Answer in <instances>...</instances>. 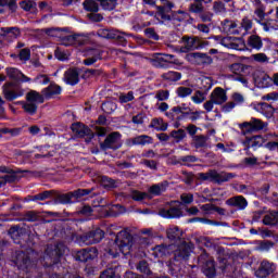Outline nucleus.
<instances>
[{
  "label": "nucleus",
  "instance_id": "864d4df0",
  "mask_svg": "<svg viewBox=\"0 0 278 278\" xmlns=\"http://www.w3.org/2000/svg\"><path fill=\"white\" fill-rule=\"evenodd\" d=\"M213 12L215 14H225L227 12V8H225V3L223 1L213 2Z\"/></svg>",
  "mask_w": 278,
  "mask_h": 278
},
{
  "label": "nucleus",
  "instance_id": "0eeeda50",
  "mask_svg": "<svg viewBox=\"0 0 278 278\" xmlns=\"http://www.w3.org/2000/svg\"><path fill=\"white\" fill-rule=\"evenodd\" d=\"M105 237V232L101 228H96L89 232H85L80 235L77 240L81 244H86L87 247H90L92 244H99Z\"/></svg>",
  "mask_w": 278,
  "mask_h": 278
},
{
  "label": "nucleus",
  "instance_id": "49530a36",
  "mask_svg": "<svg viewBox=\"0 0 278 278\" xmlns=\"http://www.w3.org/2000/svg\"><path fill=\"white\" fill-rule=\"evenodd\" d=\"M99 181L103 188H116V180L108 177V176H101L99 178Z\"/></svg>",
  "mask_w": 278,
  "mask_h": 278
},
{
  "label": "nucleus",
  "instance_id": "ddd939ff",
  "mask_svg": "<svg viewBox=\"0 0 278 278\" xmlns=\"http://www.w3.org/2000/svg\"><path fill=\"white\" fill-rule=\"evenodd\" d=\"M5 73L9 79H11V81H14L15 84H27L31 81V78L27 77L16 67H8L5 70Z\"/></svg>",
  "mask_w": 278,
  "mask_h": 278
},
{
  "label": "nucleus",
  "instance_id": "9b49d317",
  "mask_svg": "<svg viewBox=\"0 0 278 278\" xmlns=\"http://www.w3.org/2000/svg\"><path fill=\"white\" fill-rule=\"evenodd\" d=\"M199 264H202V273L207 278H216V263L208 258L207 254H201L198 258Z\"/></svg>",
  "mask_w": 278,
  "mask_h": 278
},
{
  "label": "nucleus",
  "instance_id": "7c9ffc66",
  "mask_svg": "<svg viewBox=\"0 0 278 278\" xmlns=\"http://www.w3.org/2000/svg\"><path fill=\"white\" fill-rule=\"evenodd\" d=\"M21 173H28V174H31L33 172L31 170H27V169H24V170H21V169H16V170H13V173H9V175H5V176H2L1 179H2V182L4 184H14V181H16V179H18V174Z\"/></svg>",
  "mask_w": 278,
  "mask_h": 278
},
{
  "label": "nucleus",
  "instance_id": "09e8293b",
  "mask_svg": "<svg viewBox=\"0 0 278 278\" xmlns=\"http://www.w3.org/2000/svg\"><path fill=\"white\" fill-rule=\"evenodd\" d=\"M167 238L169 240H179L181 238V231L178 227H172L167 229Z\"/></svg>",
  "mask_w": 278,
  "mask_h": 278
},
{
  "label": "nucleus",
  "instance_id": "c03bdc74",
  "mask_svg": "<svg viewBox=\"0 0 278 278\" xmlns=\"http://www.w3.org/2000/svg\"><path fill=\"white\" fill-rule=\"evenodd\" d=\"M248 43L252 49H260L263 46L262 38L257 35H251L248 39Z\"/></svg>",
  "mask_w": 278,
  "mask_h": 278
},
{
  "label": "nucleus",
  "instance_id": "5701e85b",
  "mask_svg": "<svg viewBox=\"0 0 278 278\" xmlns=\"http://www.w3.org/2000/svg\"><path fill=\"white\" fill-rule=\"evenodd\" d=\"M227 205L230 207H237V210H247L249 202L242 195H236L226 201Z\"/></svg>",
  "mask_w": 278,
  "mask_h": 278
},
{
  "label": "nucleus",
  "instance_id": "aec40b11",
  "mask_svg": "<svg viewBox=\"0 0 278 278\" xmlns=\"http://www.w3.org/2000/svg\"><path fill=\"white\" fill-rule=\"evenodd\" d=\"M127 147H144L146 144H153V138L149 135H140L137 137H134L131 139H128L126 141Z\"/></svg>",
  "mask_w": 278,
  "mask_h": 278
},
{
  "label": "nucleus",
  "instance_id": "4d7b16f0",
  "mask_svg": "<svg viewBox=\"0 0 278 278\" xmlns=\"http://www.w3.org/2000/svg\"><path fill=\"white\" fill-rule=\"evenodd\" d=\"M101 108L105 114H112V112H115V110H116V103H114L112 101H108V102L102 103Z\"/></svg>",
  "mask_w": 278,
  "mask_h": 278
},
{
  "label": "nucleus",
  "instance_id": "b1692460",
  "mask_svg": "<svg viewBox=\"0 0 278 278\" xmlns=\"http://www.w3.org/2000/svg\"><path fill=\"white\" fill-rule=\"evenodd\" d=\"M254 110L255 112L263 114L266 118H273V115L275 114V108L266 102H261L254 105Z\"/></svg>",
  "mask_w": 278,
  "mask_h": 278
},
{
  "label": "nucleus",
  "instance_id": "7ed1b4c3",
  "mask_svg": "<svg viewBox=\"0 0 278 278\" xmlns=\"http://www.w3.org/2000/svg\"><path fill=\"white\" fill-rule=\"evenodd\" d=\"M148 60L150 64L154 66V68H168V64H175L176 66H181L184 64L181 60L167 53H153Z\"/></svg>",
  "mask_w": 278,
  "mask_h": 278
},
{
  "label": "nucleus",
  "instance_id": "58836bf2",
  "mask_svg": "<svg viewBox=\"0 0 278 278\" xmlns=\"http://www.w3.org/2000/svg\"><path fill=\"white\" fill-rule=\"evenodd\" d=\"M118 276V266L111 265L104 271L101 273L100 278H113Z\"/></svg>",
  "mask_w": 278,
  "mask_h": 278
},
{
  "label": "nucleus",
  "instance_id": "9d476101",
  "mask_svg": "<svg viewBox=\"0 0 278 278\" xmlns=\"http://www.w3.org/2000/svg\"><path fill=\"white\" fill-rule=\"evenodd\" d=\"M123 147V142H121V132L114 131L111 132L103 142L100 143V149L102 151H108V149H112L113 151H116Z\"/></svg>",
  "mask_w": 278,
  "mask_h": 278
},
{
  "label": "nucleus",
  "instance_id": "f704fd0d",
  "mask_svg": "<svg viewBox=\"0 0 278 278\" xmlns=\"http://www.w3.org/2000/svg\"><path fill=\"white\" fill-rule=\"evenodd\" d=\"M150 127L156 129V131H166V129H168V123H164V119L162 118H153Z\"/></svg>",
  "mask_w": 278,
  "mask_h": 278
},
{
  "label": "nucleus",
  "instance_id": "4be33fe9",
  "mask_svg": "<svg viewBox=\"0 0 278 278\" xmlns=\"http://www.w3.org/2000/svg\"><path fill=\"white\" fill-rule=\"evenodd\" d=\"M168 189V181L164 180L162 182L152 185L149 189H148V194H150L151 199H153V197H162V194H164V192Z\"/></svg>",
  "mask_w": 278,
  "mask_h": 278
},
{
  "label": "nucleus",
  "instance_id": "774afa93",
  "mask_svg": "<svg viewBox=\"0 0 278 278\" xmlns=\"http://www.w3.org/2000/svg\"><path fill=\"white\" fill-rule=\"evenodd\" d=\"M275 23H277V21L267 20L266 22H261V27H263L264 31H270V29H277Z\"/></svg>",
  "mask_w": 278,
  "mask_h": 278
},
{
  "label": "nucleus",
  "instance_id": "3c124183",
  "mask_svg": "<svg viewBox=\"0 0 278 278\" xmlns=\"http://www.w3.org/2000/svg\"><path fill=\"white\" fill-rule=\"evenodd\" d=\"M169 136L170 138H174L175 142H181V140L186 138V130L184 129L172 130Z\"/></svg>",
  "mask_w": 278,
  "mask_h": 278
},
{
  "label": "nucleus",
  "instance_id": "c9c22d12",
  "mask_svg": "<svg viewBox=\"0 0 278 278\" xmlns=\"http://www.w3.org/2000/svg\"><path fill=\"white\" fill-rule=\"evenodd\" d=\"M161 79H163V81H179V79H181V73L169 71L167 73H163L161 75Z\"/></svg>",
  "mask_w": 278,
  "mask_h": 278
},
{
  "label": "nucleus",
  "instance_id": "69168bd1",
  "mask_svg": "<svg viewBox=\"0 0 278 278\" xmlns=\"http://www.w3.org/2000/svg\"><path fill=\"white\" fill-rule=\"evenodd\" d=\"M168 97H170L168 90L161 89L155 92V99H157V101H168Z\"/></svg>",
  "mask_w": 278,
  "mask_h": 278
},
{
  "label": "nucleus",
  "instance_id": "603ef678",
  "mask_svg": "<svg viewBox=\"0 0 278 278\" xmlns=\"http://www.w3.org/2000/svg\"><path fill=\"white\" fill-rule=\"evenodd\" d=\"M137 270L139 273H142L143 275H151V269L149 268V263L147 261L142 260L137 264Z\"/></svg>",
  "mask_w": 278,
  "mask_h": 278
},
{
  "label": "nucleus",
  "instance_id": "e2e57ef3",
  "mask_svg": "<svg viewBox=\"0 0 278 278\" xmlns=\"http://www.w3.org/2000/svg\"><path fill=\"white\" fill-rule=\"evenodd\" d=\"M239 128L241 129L242 136H247V134L253 132V126L251 125V122H243L239 124Z\"/></svg>",
  "mask_w": 278,
  "mask_h": 278
},
{
  "label": "nucleus",
  "instance_id": "412c9836",
  "mask_svg": "<svg viewBox=\"0 0 278 278\" xmlns=\"http://www.w3.org/2000/svg\"><path fill=\"white\" fill-rule=\"evenodd\" d=\"M210 99H212L215 105H223V103H227V91L220 87H216L212 91Z\"/></svg>",
  "mask_w": 278,
  "mask_h": 278
},
{
  "label": "nucleus",
  "instance_id": "2f4dec72",
  "mask_svg": "<svg viewBox=\"0 0 278 278\" xmlns=\"http://www.w3.org/2000/svg\"><path fill=\"white\" fill-rule=\"evenodd\" d=\"M9 236H11L12 240H14V242H18V238H21L22 236H25V228L16 225V226H12L9 229Z\"/></svg>",
  "mask_w": 278,
  "mask_h": 278
},
{
  "label": "nucleus",
  "instance_id": "bf43d9fd",
  "mask_svg": "<svg viewBox=\"0 0 278 278\" xmlns=\"http://www.w3.org/2000/svg\"><path fill=\"white\" fill-rule=\"evenodd\" d=\"M178 97L181 99H186V97H190L192 94V88L190 87H178L176 90Z\"/></svg>",
  "mask_w": 278,
  "mask_h": 278
},
{
  "label": "nucleus",
  "instance_id": "6e6d98bb",
  "mask_svg": "<svg viewBox=\"0 0 278 278\" xmlns=\"http://www.w3.org/2000/svg\"><path fill=\"white\" fill-rule=\"evenodd\" d=\"M180 205H190L194 202V195L192 193L180 194Z\"/></svg>",
  "mask_w": 278,
  "mask_h": 278
},
{
  "label": "nucleus",
  "instance_id": "f8f14e48",
  "mask_svg": "<svg viewBox=\"0 0 278 278\" xmlns=\"http://www.w3.org/2000/svg\"><path fill=\"white\" fill-rule=\"evenodd\" d=\"M159 214L163 218H181V216H184V211H181V202H172V205L168 208H161Z\"/></svg>",
  "mask_w": 278,
  "mask_h": 278
},
{
  "label": "nucleus",
  "instance_id": "39448f33",
  "mask_svg": "<svg viewBox=\"0 0 278 278\" xmlns=\"http://www.w3.org/2000/svg\"><path fill=\"white\" fill-rule=\"evenodd\" d=\"M66 251H68V248L62 241H59L54 244H49L45 251V260H50V266L58 264Z\"/></svg>",
  "mask_w": 278,
  "mask_h": 278
},
{
  "label": "nucleus",
  "instance_id": "052dcab7",
  "mask_svg": "<svg viewBox=\"0 0 278 278\" xmlns=\"http://www.w3.org/2000/svg\"><path fill=\"white\" fill-rule=\"evenodd\" d=\"M18 58L21 62H28V60L31 58V50L29 48L20 50Z\"/></svg>",
  "mask_w": 278,
  "mask_h": 278
},
{
  "label": "nucleus",
  "instance_id": "72a5a7b5",
  "mask_svg": "<svg viewBox=\"0 0 278 278\" xmlns=\"http://www.w3.org/2000/svg\"><path fill=\"white\" fill-rule=\"evenodd\" d=\"M222 25L224 29L230 34H240V30H238V24L231 20H224Z\"/></svg>",
  "mask_w": 278,
  "mask_h": 278
},
{
  "label": "nucleus",
  "instance_id": "2eb2a0df",
  "mask_svg": "<svg viewBox=\"0 0 278 278\" xmlns=\"http://www.w3.org/2000/svg\"><path fill=\"white\" fill-rule=\"evenodd\" d=\"M162 5H156L157 15L162 18V21L170 20V15L173 14V8H175V3L168 0H162Z\"/></svg>",
  "mask_w": 278,
  "mask_h": 278
},
{
  "label": "nucleus",
  "instance_id": "13d9d810",
  "mask_svg": "<svg viewBox=\"0 0 278 278\" xmlns=\"http://www.w3.org/2000/svg\"><path fill=\"white\" fill-rule=\"evenodd\" d=\"M93 189H77L75 191H72L71 194H72V199L73 197L75 199H81V197H86L88 194H90V192H92Z\"/></svg>",
  "mask_w": 278,
  "mask_h": 278
},
{
  "label": "nucleus",
  "instance_id": "20e7f679",
  "mask_svg": "<svg viewBox=\"0 0 278 278\" xmlns=\"http://www.w3.org/2000/svg\"><path fill=\"white\" fill-rule=\"evenodd\" d=\"M198 176L199 179H202V181H212L213 184L218 185L231 181V179H236V174L227 172L218 173L216 169H211L206 173H200Z\"/></svg>",
  "mask_w": 278,
  "mask_h": 278
},
{
  "label": "nucleus",
  "instance_id": "de8ad7c7",
  "mask_svg": "<svg viewBox=\"0 0 278 278\" xmlns=\"http://www.w3.org/2000/svg\"><path fill=\"white\" fill-rule=\"evenodd\" d=\"M194 162H199V159L195 155H186L179 157L178 164L190 166V164H194Z\"/></svg>",
  "mask_w": 278,
  "mask_h": 278
},
{
  "label": "nucleus",
  "instance_id": "4468645a",
  "mask_svg": "<svg viewBox=\"0 0 278 278\" xmlns=\"http://www.w3.org/2000/svg\"><path fill=\"white\" fill-rule=\"evenodd\" d=\"M98 255L99 250H97V248H87L77 251L75 254V260L76 262H89V260H94V257H98Z\"/></svg>",
  "mask_w": 278,
  "mask_h": 278
},
{
  "label": "nucleus",
  "instance_id": "6e6552de",
  "mask_svg": "<svg viewBox=\"0 0 278 278\" xmlns=\"http://www.w3.org/2000/svg\"><path fill=\"white\" fill-rule=\"evenodd\" d=\"M187 62L194 64L195 66H210L214 63V59L203 52H191L186 55Z\"/></svg>",
  "mask_w": 278,
  "mask_h": 278
},
{
  "label": "nucleus",
  "instance_id": "a878e982",
  "mask_svg": "<svg viewBox=\"0 0 278 278\" xmlns=\"http://www.w3.org/2000/svg\"><path fill=\"white\" fill-rule=\"evenodd\" d=\"M53 202L55 203V205H68L71 203H73V195L71 192L68 193H58V191H55V194L53 197Z\"/></svg>",
  "mask_w": 278,
  "mask_h": 278
},
{
  "label": "nucleus",
  "instance_id": "a211bd4d",
  "mask_svg": "<svg viewBox=\"0 0 278 278\" xmlns=\"http://www.w3.org/2000/svg\"><path fill=\"white\" fill-rule=\"evenodd\" d=\"M72 131L78 137V138H84L86 136H89V140L87 142H90L92 138H94V134H92V130L88 128V126L81 124V123H76L72 125Z\"/></svg>",
  "mask_w": 278,
  "mask_h": 278
},
{
  "label": "nucleus",
  "instance_id": "c85d7f7f",
  "mask_svg": "<svg viewBox=\"0 0 278 278\" xmlns=\"http://www.w3.org/2000/svg\"><path fill=\"white\" fill-rule=\"evenodd\" d=\"M90 55L91 56L83 61L85 66H92V64L99 62V60H103V52L101 50H91Z\"/></svg>",
  "mask_w": 278,
  "mask_h": 278
},
{
  "label": "nucleus",
  "instance_id": "473e14b6",
  "mask_svg": "<svg viewBox=\"0 0 278 278\" xmlns=\"http://www.w3.org/2000/svg\"><path fill=\"white\" fill-rule=\"evenodd\" d=\"M253 27V22L249 20V17H243L240 26L237 28L239 34H242V36H247L249 29Z\"/></svg>",
  "mask_w": 278,
  "mask_h": 278
},
{
  "label": "nucleus",
  "instance_id": "338daca9",
  "mask_svg": "<svg viewBox=\"0 0 278 278\" xmlns=\"http://www.w3.org/2000/svg\"><path fill=\"white\" fill-rule=\"evenodd\" d=\"M275 247V242L270 240L261 241L258 243V251H270Z\"/></svg>",
  "mask_w": 278,
  "mask_h": 278
},
{
  "label": "nucleus",
  "instance_id": "bb28decb",
  "mask_svg": "<svg viewBox=\"0 0 278 278\" xmlns=\"http://www.w3.org/2000/svg\"><path fill=\"white\" fill-rule=\"evenodd\" d=\"M263 225H266L267 227H278V212L269 211L263 217Z\"/></svg>",
  "mask_w": 278,
  "mask_h": 278
},
{
  "label": "nucleus",
  "instance_id": "e433bc0d",
  "mask_svg": "<svg viewBox=\"0 0 278 278\" xmlns=\"http://www.w3.org/2000/svg\"><path fill=\"white\" fill-rule=\"evenodd\" d=\"M84 10L86 12H93L97 13L99 12V1L98 0H85L83 3Z\"/></svg>",
  "mask_w": 278,
  "mask_h": 278
},
{
  "label": "nucleus",
  "instance_id": "c756f323",
  "mask_svg": "<svg viewBox=\"0 0 278 278\" xmlns=\"http://www.w3.org/2000/svg\"><path fill=\"white\" fill-rule=\"evenodd\" d=\"M26 101L38 105V103H45V96L36 90H30L26 93Z\"/></svg>",
  "mask_w": 278,
  "mask_h": 278
},
{
  "label": "nucleus",
  "instance_id": "6ab92c4d",
  "mask_svg": "<svg viewBox=\"0 0 278 278\" xmlns=\"http://www.w3.org/2000/svg\"><path fill=\"white\" fill-rule=\"evenodd\" d=\"M181 40L185 45L184 47L180 48L181 53H188V51L199 50V37L184 36Z\"/></svg>",
  "mask_w": 278,
  "mask_h": 278
},
{
  "label": "nucleus",
  "instance_id": "423d86ee",
  "mask_svg": "<svg viewBox=\"0 0 278 278\" xmlns=\"http://www.w3.org/2000/svg\"><path fill=\"white\" fill-rule=\"evenodd\" d=\"M2 94L7 101H16V99L25 96V89L21 83L7 81L2 86Z\"/></svg>",
  "mask_w": 278,
  "mask_h": 278
},
{
  "label": "nucleus",
  "instance_id": "4c0bfd02",
  "mask_svg": "<svg viewBox=\"0 0 278 278\" xmlns=\"http://www.w3.org/2000/svg\"><path fill=\"white\" fill-rule=\"evenodd\" d=\"M116 29H110V28H100L97 31V35L100 38H105L106 40H114V36H116L115 34Z\"/></svg>",
  "mask_w": 278,
  "mask_h": 278
},
{
  "label": "nucleus",
  "instance_id": "dca6fc26",
  "mask_svg": "<svg viewBox=\"0 0 278 278\" xmlns=\"http://www.w3.org/2000/svg\"><path fill=\"white\" fill-rule=\"evenodd\" d=\"M266 140V137H262L261 135L247 137L243 141V146L245 147V151H249L250 149H260V147H264Z\"/></svg>",
  "mask_w": 278,
  "mask_h": 278
},
{
  "label": "nucleus",
  "instance_id": "a19ab883",
  "mask_svg": "<svg viewBox=\"0 0 278 278\" xmlns=\"http://www.w3.org/2000/svg\"><path fill=\"white\" fill-rule=\"evenodd\" d=\"M21 105L27 114H30V116H34V114H36V112H38V104H36L34 102H28L26 100L25 102H21Z\"/></svg>",
  "mask_w": 278,
  "mask_h": 278
},
{
  "label": "nucleus",
  "instance_id": "680f3d73",
  "mask_svg": "<svg viewBox=\"0 0 278 278\" xmlns=\"http://www.w3.org/2000/svg\"><path fill=\"white\" fill-rule=\"evenodd\" d=\"M20 7L22 8V10H24L25 12H29L34 9H36V2L31 1V0H24L22 2H20Z\"/></svg>",
  "mask_w": 278,
  "mask_h": 278
},
{
  "label": "nucleus",
  "instance_id": "8fccbe9b",
  "mask_svg": "<svg viewBox=\"0 0 278 278\" xmlns=\"http://www.w3.org/2000/svg\"><path fill=\"white\" fill-rule=\"evenodd\" d=\"M250 124L252 125L253 131H262V129H264V127H266V124L264 122H262V119H257L255 117L251 118Z\"/></svg>",
  "mask_w": 278,
  "mask_h": 278
},
{
  "label": "nucleus",
  "instance_id": "37998d69",
  "mask_svg": "<svg viewBox=\"0 0 278 278\" xmlns=\"http://www.w3.org/2000/svg\"><path fill=\"white\" fill-rule=\"evenodd\" d=\"M130 199L132 201H144V199H151V195L147 192L138 191V190H132L130 192Z\"/></svg>",
  "mask_w": 278,
  "mask_h": 278
},
{
  "label": "nucleus",
  "instance_id": "ea45409f",
  "mask_svg": "<svg viewBox=\"0 0 278 278\" xmlns=\"http://www.w3.org/2000/svg\"><path fill=\"white\" fill-rule=\"evenodd\" d=\"M207 136L198 135L193 137V144L195 149H205L207 147Z\"/></svg>",
  "mask_w": 278,
  "mask_h": 278
},
{
  "label": "nucleus",
  "instance_id": "f03ea898",
  "mask_svg": "<svg viewBox=\"0 0 278 278\" xmlns=\"http://www.w3.org/2000/svg\"><path fill=\"white\" fill-rule=\"evenodd\" d=\"M131 247H134V237L131 233L127 230L119 231L113 244V249L116 251L114 257L119 255V253L122 255H129Z\"/></svg>",
  "mask_w": 278,
  "mask_h": 278
},
{
  "label": "nucleus",
  "instance_id": "1a4fd4ad",
  "mask_svg": "<svg viewBox=\"0 0 278 278\" xmlns=\"http://www.w3.org/2000/svg\"><path fill=\"white\" fill-rule=\"evenodd\" d=\"M191 248L187 243L181 244L174 253V258L169 261V268L177 270V264L175 262H184L190 257Z\"/></svg>",
  "mask_w": 278,
  "mask_h": 278
},
{
  "label": "nucleus",
  "instance_id": "0e129e2a",
  "mask_svg": "<svg viewBox=\"0 0 278 278\" xmlns=\"http://www.w3.org/2000/svg\"><path fill=\"white\" fill-rule=\"evenodd\" d=\"M39 216L36 211H28L24 214V220L27 223H36L38 220Z\"/></svg>",
  "mask_w": 278,
  "mask_h": 278
},
{
  "label": "nucleus",
  "instance_id": "393cba45",
  "mask_svg": "<svg viewBox=\"0 0 278 278\" xmlns=\"http://www.w3.org/2000/svg\"><path fill=\"white\" fill-rule=\"evenodd\" d=\"M63 79L70 86H77L79 84V72L76 68H70L64 73Z\"/></svg>",
  "mask_w": 278,
  "mask_h": 278
},
{
  "label": "nucleus",
  "instance_id": "5fc2aeb1",
  "mask_svg": "<svg viewBox=\"0 0 278 278\" xmlns=\"http://www.w3.org/2000/svg\"><path fill=\"white\" fill-rule=\"evenodd\" d=\"M104 10H114L117 0H97Z\"/></svg>",
  "mask_w": 278,
  "mask_h": 278
},
{
  "label": "nucleus",
  "instance_id": "f3484780",
  "mask_svg": "<svg viewBox=\"0 0 278 278\" xmlns=\"http://www.w3.org/2000/svg\"><path fill=\"white\" fill-rule=\"evenodd\" d=\"M275 263H270L268 261H263L258 267V269L255 271V277L257 278H266L268 275H273L276 270Z\"/></svg>",
  "mask_w": 278,
  "mask_h": 278
},
{
  "label": "nucleus",
  "instance_id": "79ce46f5",
  "mask_svg": "<svg viewBox=\"0 0 278 278\" xmlns=\"http://www.w3.org/2000/svg\"><path fill=\"white\" fill-rule=\"evenodd\" d=\"M1 31H3L4 36H7V38H18V36H21V29H18V27H4L1 28Z\"/></svg>",
  "mask_w": 278,
  "mask_h": 278
},
{
  "label": "nucleus",
  "instance_id": "a18cd8bd",
  "mask_svg": "<svg viewBox=\"0 0 278 278\" xmlns=\"http://www.w3.org/2000/svg\"><path fill=\"white\" fill-rule=\"evenodd\" d=\"M188 10L191 14H197L199 16L205 10V7L203 3L192 2L189 4Z\"/></svg>",
  "mask_w": 278,
  "mask_h": 278
},
{
  "label": "nucleus",
  "instance_id": "f257e3e1",
  "mask_svg": "<svg viewBox=\"0 0 278 278\" xmlns=\"http://www.w3.org/2000/svg\"><path fill=\"white\" fill-rule=\"evenodd\" d=\"M12 262L20 270L29 273L38 264V253L34 250H27L26 252L16 251Z\"/></svg>",
  "mask_w": 278,
  "mask_h": 278
},
{
  "label": "nucleus",
  "instance_id": "cd10ccee",
  "mask_svg": "<svg viewBox=\"0 0 278 278\" xmlns=\"http://www.w3.org/2000/svg\"><path fill=\"white\" fill-rule=\"evenodd\" d=\"M61 92L62 87L51 84L47 88L42 89L41 94L45 99H51V97H55V94H60Z\"/></svg>",
  "mask_w": 278,
  "mask_h": 278
}]
</instances>
